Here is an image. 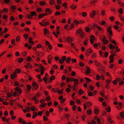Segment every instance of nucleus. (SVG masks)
<instances>
[{
	"label": "nucleus",
	"mask_w": 124,
	"mask_h": 124,
	"mask_svg": "<svg viewBox=\"0 0 124 124\" xmlns=\"http://www.w3.org/2000/svg\"><path fill=\"white\" fill-rule=\"evenodd\" d=\"M67 40L70 42H71L72 41V40L70 38L68 37L67 39Z\"/></svg>",
	"instance_id": "29"
},
{
	"label": "nucleus",
	"mask_w": 124,
	"mask_h": 124,
	"mask_svg": "<svg viewBox=\"0 0 124 124\" xmlns=\"http://www.w3.org/2000/svg\"><path fill=\"white\" fill-rule=\"evenodd\" d=\"M111 54L112 55H111L110 56L109 58L110 60L109 62L110 63H112L113 62L114 57L113 56H115L116 55V52L115 51L112 50L111 52Z\"/></svg>",
	"instance_id": "2"
},
{
	"label": "nucleus",
	"mask_w": 124,
	"mask_h": 124,
	"mask_svg": "<svg viewBox=\"0 0 124 124\" xmlns=\"http://www.w3.org/2000/svg\"><path fill=\"white\" fill-rule=\"evenodd\" d=\"M22 124H33V123H32L31 122L27 123L25 121H24V122H23Z\"/></svg>",
	"instance_id": "28"
},
{
	"label": "nucleus",
	"mask_w": 124,
	"mask_h": 124,
	"mask_svg": "<svg viewBox=\"0 0 124 124\" xmlns=\"http://www.w3.org/2000/svg\"><path fill=\"white\" fill-rule=\"evenodd\" d=\"M55 78L54 76H52L50 77V80H49V81L50 82H51V81L54 79Z\"/></svg>",
	"instance_id": "18"
},
{
	"label": "nucleus",
	"mask_w": 124,
	"mask_h": 124,
	"mask_svg": "<svg viewBox=\"0 0 124 124\" xmlns=\"http://www.w3.org/2000/svg\"><path fill=\"white\" fill-rule=\"evenodd\" d=\"M36 77L38 78L39 79V80L40 82H41L42 81V79L41 78L40 75V74H39L37 75L36 76Z\"/></svg>",
	"instance_id": "24"
},
{
	"label": "nucleus",
	"mask_w": 124,
	"mask_h": 124,
	"mask_svg": "<svg viewBox=\"0 0 124 124\" xmlns=\"http://www.w3.org/2000/svg\"><path fill=\"white\" fill-rule=\"evenodd\" d=\"M44 34H46L48 32L46 28H45L44 29Z\"/></svg>",
	"instance_id": "27"
},
{
	"label": "nucleus",
	"mask_w": 124,
	"mask_h": 124,
	"mask_svg": "<svg viewBox=\"0 0 124 124\" xmlns=\"http://www.w3.org/2000/svg\"><path fill=\"white\" fill-rule=\"evenodd\" d=\"M44 110L42 111H39L38 112V115L39 116H41V114L42 113L44 112Z\"/></svg>",
	"instance_id": "36"
},
{
	"label": "nucleus",
	"mask_w": 124,
	"mask_h": 124,
	"mask_svg": "<svg viewBox=\"0 0 124 124\" xmlns=\"http://www.w3.org/2000/svg\"><path fill=\"white\" fill-rule=\"evenodd\" d=\"M44 14H40L38 16L39 18L40 19L42 18L43 16V15Z\"/></svg>",
	"instance_id": "30"
},
{
	"label": "nucleus",
	"mask_w": 124,
	"mask_h": 124,
	"mask_svg": "<svg viewBox=\"0 0 124 124\" xmlns=\"http://www.w3.org/2000/svg\"><path fill=\"white\" fill-rule=\"evenodd\" d=\"M85 78L86 80V82L87 83H89V82L91 81V80L88 78L85 77Z\"/></svg>",
	"instance_id": "26"
},
{
	"label": "nucleus",
	"mask_w": 124,
	"mask_h": 124,
	"mask_svg": "<svg viewBox=\"0 0 124 124\" xmlns=\"http://www.w3.org/2000/svg\"><path fill=\"white\" fill-rule=\"evenodd\" d=\"M76 32L78 33L79 34L83 33L82 31L80 29H78V31H77Z\"/></svg>",
	"instance_id": "25"
},
{
	"label": "nucleus",
	"mask_w": 124,
	"mask_h": 124,
	"mask_svg": "<svg viewBox=\"0 0 124 124\" xmlns=\"http://www.w3.org/2000/svg\"><path fill=\"white\" fill-rule=\"evenodd\" d=\"M52 89L54 92H58V90H59L58 89H56L55 90L53 88V89Z\"/></svg>",
	"instance_id": "51"
},
{
	"label": "nucleus",
	"mask_w": 124,
	"mask_h": 124,
	"mask_svg": "<svg viewBox=\"0 0 124 124\" xmlns=\"http://www.w3.org/2000/svg\"><path fill=\"white\" fill-rule=\"evenodd\" d=\"M66 60V56H63L62 59L60 60L59 61V62L61 63L62 64L63 63L64 61Z\"/></svg>",
	"instance_id": "7"
},
{
	"label": "nucleus",
	"mask_w": 124,
	"mask_h": 124,
	"mask_svg": "<svg viewBox=\"0 0 124 124\" xmlns=\"http://www.w3.org/2000/svg\"><path fill=\"white\" fill-rule=\"evenodd\" d=\"M71 60L72 62L73 63L76 62H77L76 60L75 59H71Z\"/></svg>",
	"instance_id": "54"
},
{
	"label": "nucleus",
	"mask_w": 124,
	"mask_h": 124,
	"mask_svg": "<svg viewBox=\"0 0 124 124\" xmlns=\"http://www.w3.org/2000/svg\"><path fill=\"white\" fill-rule=\"evenodd\" d=\"M94 27L97 28L100 31H102V28L101 27L98 26V25L97 24H94Z\"/></svg>",
	"instance_id": "12"
},
{
	"label": "nucleus",
	"mask_w": 124,
	"mask_h": 124,
	"mask_svg": "<svg viewBox=\"0 0 124 124\" xmlns=\"http://www.w3.org/2000/svg\"><path fill=\"white\" fill-rule=\"evenodd\" d=\"M97 1V0H94L93 1L92 0L90 2V3L91 4H94Z\"/></svg>",
	"instance_id": "35"
},
{
	"label": "nucleus",
	"mask_w": 124,
	"mask_h": 124,
	"mask_svg": "<svg viewBox=\"0 0 124 124\" xmlns=\"http://www.w3.org/2000/svg\"><path fill=\"white\" fill-rule=\"evenodd\" d=\"M70 81H74V82L75 83L73 89L74 90H76L75 88L76 87V86L77 85H78V80L77 79H74L73 78H71Z\"/></svg>",
	"instance_id": "3"
},
{
	"label": "nucleus",
	"mask_w": 124,
	"mask_h": 124,
	"mask_svg": "<svg viewBox=\"0 0 124 124\" xmlns=\"http://www.w3.org/2000/svg\"><path fill=\"white\" fill-rule=\"evenodd\" d=\"M8 31V29L6 28H5V30L3 31V32L4 33H6Z\"/></svg>",
	"instance_id": "58"
},
{
	"label": "nucleus",
	"mask_w": 124,
	"mask_h": 124,
	"mask_svg": "<svg viewBox=\"0 0 124 124\" xmlns=\"http://www.w3.org/2000/svg\"><path fill=\"white\" fill-rule=\"evenodd\" d=\"M95 113L96 114H97L99 113V111L97 109H95L94 110Z\"/></svg>",
	"instance_id": "34"
},
{
	"label": "nucleus",
	"mask_w": 124,
	"mask_h": 124,
	"mask_svg": "<svg viewBox=\"0 0 124 124\" xmlns=\"http://www.w3.org/2000/svg\"><path fill=\"white\" fill-rule=\"evenodd\" d=\"M26 65L28 68H31L32 67V66L29 63H27Z\"/></svg>",
	"instance_id": "21"
},
{
	"label": "nucleus",
	"mask_w": 124,
	"mask_h": 124,
	"mask_svg": "<svg viewBox=\"0 0 124 124\" xmlns=\"http://www.w3.org/2000/svg\"><path fill=\"white\" fill-rule=\"evenodd\" d=\"M96 122L93 120H92L91 123L89 122L88 123V124H96Z\"/></svg>",
	"instance_id": "19"
},
{
	"label": "nucleus",
	"mask_w": 124,
	"mask_h": 124,
	"mask_svg": "<svg viewBox=\"0 0 124 124\" xmlns=\"http://www.w3.org/2000/svg\"><path fill=\"white\" fill-rule=\"evenodd\" d=\"M54 1L53 0H50L49 2V4L50 5H53L54 4Z\"/></svg>",
	"instance_id": "22"
},
{
	"label": "nucleus",
	"mask_w": 124,
	"mask_h": 124,
	"mask_svg": "<svg viewBox=\"0 0 124 124\" xmlns=\"http://www.w3.org/2000/svg\"><path fill=\"white\" fill-rule=\"evenodd\" d=\"M82 15L83 16L85 17L86 15V13L85 12H83L82 13Z\"/></svg>",
	"instance_id": "48"
},
{
	"label": "nucleus",
	"mask_w": 124,
	"mask_h": 124,
	"mask_svg": "<svg viewBox=\"0 0 124 124\" xmlns=\"http://www.w3.org/2000/svg\"><path fill=\"white\" fill-rule=\"evenodd\" d=\"M35 66H38L39 68H41L42 69L44 70L45 69V68L41 64H40V65H38V64L35 63Z\"/></svg>",
	"instance_id": "16"
},
{
	"label": "nucleus",
	"mask_w": 124,
	"mask_h": 124,
	"mask_svg": "<svg viewBox=\"0 0 124 124\" xmlns=\"http://www.w3.org/2000/svg\"><path fill=\"white\" fill-rule=\"evenodd\" d=\"M71 59L69 57L67 59L66 58V60L67 63H68L71 60Z\"/></svg>",
	"instance_id": "23"
},
{
	"label": "nucleus",
	"mask_w": 124,
	"mask_h": 124,
	"mask_svg": "<svg viewBox=\"0 0 124 124\" xmlns=\"http://www.w3.org/2000/svg\"><path fill=\"white\" fill-rule=\"evenodd\" d=\"M57 4H61L62 3L61 1L59 0H57Z\"/></svg>",
	"instance_id": "45"
},
{
	"label": "nucleus",
	"mask_w": 124,
	"mask_h": 124,
	"mask_svg": "<svg viewBox=\"0 0 124 124\" xmlns=\"http://www.w3.org/2000/svg\"><path fill=\"white\" fill-rule=\"evenodd\" d=\"M120 79L119 78H117L116 79V80H115L113 81V83L115 85H116L117 84L116 81H120Z\"/></svg>",
	"instance_id": "13"
},
{
	"label": "nucleus",
	"mask_w": 124,
	"mask_h": 124,
	"mask_svg": "<svg viewBox=\"0 0 124 124\" xmlns=\"http://www.w3.org/2000/svg\"><path fill=\"white\" fill-rule=\"evenodd\" d=\"M19 85V83L17 81H16L15 82L14 84V85L15 86H17L18 85Z\"/></svg>",
	"instance_id": "39"
},
{
	"label": "nucleus",
	"mask_w": 124,
	"mask_h": 124,
	"mask_svg": "<svg viewBox=\"0 0 124 124\" xmlns=\"http://www.w3.org/2000/svg\"><path fill=\"white\" fill-rule=\"evenodd\" d=\"M54 72V70L53 69H52L50 71V74L51 75L52 74H53Z\"/></svg>",
	"instance_id": "40"
},
{
	"label": "nucleus",
	"mask_w": 124,
	"mask_h": 124,
	"mask_svg": "<svg viewBox=\"0 0 124 124\" xmlns=\"http://www.w3.org/2000/svg\"><path fill=\"white\" fill-rule=\"evenodd\" d=\"M45 114H46V116H49V112L48 111H47L46 113Z\"/></svg>",
	"instance_id": "47"
},
{
	"label": "nucleus",
	"mask_w": 124,
	"mask_h": 124,
	"mask_svg": "<svg viewBox=\"0 0 124 124\" xmlns=\"http://www.w3.org/2000/svg\"><path fill=\"white\" fill-rule=\"evenodd\" d=\"M80 37L82 38H84V34L83 33H82L81 34H80Z\"/></svg>",
	"instance_id": "56"
},
{
	"label": "nucleus",
	"mask_w": 124,
	"mask_h": 124,
	"mask_svg": "<svg viewBox=\"0 0 124 124\" xmlns=\"http://www.w3.org/2000/svg\"><path fill=\"white\" fill-rule=\"evenodd\" d=\"M87 51L90 53H91L93 52V51L91 49H87Z\"/></svg>",
	"instance_id": "38"
},
{
	"label": "nucleus",
	"mask_w": 124,
	"mask_h": 124,
	"mask_svg": "<svg viewBox=\"0 0 124 124\" xmlns=\"http://www.w3.org/2000/svg\"><path fill=\"white\" fill-rule=\"evenodd\" d=\"M19 53L17 51L15 53V55L16 56H19Z\"/></svg>",
	"instance_id": "61"
},
{
	"label": "nucleus",
	"mask_w": 124,
	"mask_h": 124,
	"mask_svg": "<svg viewBox=\"0 0 124 124\" xmlns=\"http://www.w3.org/2000/svg\"><path fill=\"white\" fill-rule=\"evenodd\" d=\"M40 5H41L43 6V5H44L45 4V2L44 1H42V2H40Z\"/></svg>",
	"instance_id": "41"
},
{
	"label": "nucleus",
	"mask_w": 124,
	"mask_h": 124,
	"mask_svg": "<svg viewBox=\"0 0 124 124\" xmlns=\"http://www.w3.org/2000/svg\"><path fill=\"white\" fill-rule=\"evenodd\" d=\"M86 70L85 72V73L86 74L89 73L90 72V69L89 68L87 67H86Z\"/></svg>",
	"instance_id": "15"
},
{
	"label": "nucleus",
	"mask_w": 124,
	"mask_h": 124,
	"mask_svg": "<svg viewBox=\"0 0 124 124\" xmlns=\"http://www.w3.org/2000/svg\"><path fill=\"white\" fill-rule=\"evenodd\" d=\"M100 76L99 75H97L96 76V78L97 80H99L100 78Z\"/></svg>",
	"instance_id": "55"
},
{
	"label": "nucleus",
	"mask_w": 124,
	"mask_h": 124,
	"mask_svg": "<svg viewBox=\"0 0 124 124\" xmlns=\"http://www.w3.org/2000/svg\"><path fill=\"white\" fill-rule=\"evenodd\" d=\"M29 42L31 44L33 45L34 44V42L32 41V37H30L29 39Z\"/></svg>",
	"instance_id": "14"
},
{
	"label": "nucleus",
	"mask_w": 124,
	"mask_h": 124,
	"mask_svg": "<svg viewBox=\"0 0 124 124\" xmlns=\"http://www.w3.org/2000/svg\"><path fill=\"white\" fill-rule=\"evenodd\" d=\"M61 13L60 12L58 11H57L55 14V15H59Z\"/></svg>",
	"instance_id": "57"
},
{
	"label": "nucleus",
	"mask_w": 124,
	"mask_h": 124,
	"mask_svg": "<svg viewBox=\"0 0 124 124\" xmlns=\"http://www.w3.org/2000/svg\"><path fill=\"white\" fill-rule=\"evenodd\" d=\"M111 27H108L107 29V31L108 32L109 35H112V32L111 30Z\"/></svg>",
	"instance_id": "8"
},
{
	"label": "nucleus",
	"mask_w": 124,
	"mask_h": 124,
	"mask_svg": "<svg viewBox=\"0 0 124 124\" xmlns=\"http://www.w3.org/2000/svg\"><path fill=\"white\" fill-rule=\"evenodd\" d=\"M20 39V38L19 36H18L17 37L16 39V40L17 42H18L19 41Z\"/></svg>",
	"instance_id": "62"
},
{
	"label": "nucleus",
	"mask_w": 124,
	"mask_h": 124,
	"mask_svg": "<svg viewBox=\"0 0 124 124\" xmlns=\"http://www.w3.org/2000/svg\"><path fill=\"white\" fill-rule=\"evenodd\" d=\"M87 113L88 114L90 115L91 113V111L89 109L87 110Z\"/></svg>",
	"instance_id": "49"
},
{
	"label": "nucleus",
	"mask_w": 124,
	"mask_h": 124,
	"mask_svg": "<svg viewBox=\"0 0 124 124\" xmlns=\"http://www.w3.org/2000/svg\"><path fill=\"white\" fill-rule=\"evenodd\" d=\"M83 91L82 90L80 89L79 90V93L80 94L82 95V94H83Z\"/></svg>",
	"instance_id": "44"
},
{
	"label": "nucleus",
	"mask_w": 124,
	"mask_h": 124,
	"mask_svg": "<svg viewBox=\"0 0 124 124\" xmlns=\"http://www.w3.org/2000/svg\"><path fill=\"white\" fill-rule=\"evenodd\" d=\"M109 46L110 48L112 49H117L118 48V46H115L111 44L109 45Z\"/></svg>",
	"instance_id": "10"
},
{
	"label": "nucleus",
	"mask_w": 124,
	"mask_h": 124,
	"mask_svg": "<svg viewBox=\"0 0 124 124\" xmlns=\"http://www.w3.org/2000/svg\"><path fill=\"white\" fill-rule=\"evenodd\" d=\"M15 90L16 92H14L13 94V95L14 96H16L17 95L18 93L16 92H18V93L19 94L21 93L22 90L21 89L18 87H16L15 88Z\"/></svg>",
	"instance_id": "1"
},
{
	"label": "nucleus",
	"mask_w": 124,
	"mask_h": 124,
	"mask_svg": "<svg viewBox=\"0 0 124 124\" xmlns=\"http://www.w3.org/2000/svg\"><path fill=\"white\" fill-rule=\"evenodd\" d=\"M23 37L26 39H27L28 38V35L27 34H24Z\"/></svg>",
	"instance_id": "33"
},
{
	"label": "nucleus",
	"mask_w": 124,
	"mask_h": 124,
	"mask_svg": "<svg viewBox=\"0 0 124 124\" xmlns=\"http://www.w3.org/2000/svg\"><path fill=\"white\" fill-rule=\"evenodd\" d=\"M8 9L6 8H4L3 10V12L5 13H7L8 11Z\"/></svg>",
	"instance_id": "46"
},
{
	"label": "nucleus",
	"mask_w": 124,
	"mask_h": 124,
	"mask_svg": "<svg viewBox=\"0 0 124 124\" xmlns=\"http://www.w3.org/2000/svg\"><path fill=\"white\" fill-rule=\"evenodd\" d=\"M72 72L71 75L73 76H74L76 74L75 72V71H72Z\"/></svg>",
	"instance_id": "63"
},
{
	"label": "nucleus",
	"mask_w": 124,
	"mask_h": 124,
	"mask_svg": "<svg viewBox=\"0 0 124 124\" xmlns=\"http://www.w3.org/2000/svg\"><path fill=\"white\" fill-rule=\"evenodd\" d=\"M37 113L35 112H33V116H32L33 118H34L35 117L37 116Z\"/></svg>",
	"instance_id": "17"
},
{
	"label": "nucleus",
	"mask_w": 124,
	"mask_h": 124,
	"mask_svg": "<svg viewBox=\"0 0 124 124\" xmlns=\"http://www.w3.org/2000/svg\"><path fill=\"white\" fill-rule=\"evenodd\" d=\"M108 53L107 52H105L104 54V56L105 57H107L108 56Z\"/></svg>",
	"instance_id": "52"
},
{
	"label": "nucleus",
	"mask_w": 124,
	"mask_h": 124,
	"mask_svg": "<svg viewBox=\"0 0 124 124\" xmlns=\"http://www.w3.org/2000/svg\"><path fill=\"white\" fill-rule=\"evenodd\" d=\"M39 95L38 93H37L36 94V95L33 98V100L34 101H35L36 103H37L39 101L36 99V98L39 97Z\"/></svg>",
	"instance_id": "6"
},
{
	"label": "nucleus",
	"mask_w": 124,
	"mask_h": 124,
	"mask_svg": "<svg viewBox=\"0 0 124 124\" xmlns=\"http://www.w3.org/2000/svg\"><path fill=\"white\" fill-rule=\"evenodd\" d=\"M88 95L90 96H92L93 95V93L91 92H89L88 93Z\"/></svg>",
	"instance_id": "59"
},
{
	"label": "nucleus",
	"mask_w": 124,
	"mask_h": 124,
	"mask_svg": "<svg viewBox=\"0 0 124 124\" xmlns=\"http://www.w3.org/2000/svg\"><path fill=\"white\" fill-rule=\"evenodd\" d=\"M106 110L107 112H110L111 111L110 108L108 107H107L106 109Z\"/></svg>",
	"instance_id": "43"
},
{
	"label": "nucleus",
	"mask_w": 124,
	"mask_h": 124,
	"mask_svg": "<svg viewBox=\"0 0 124 124\" xmlns=\"http://www.w3.org/2000/svg\"><path fill=\"white\" fill-rule=\"evenodd\" d=\"M31 110L33 111H34L35 109L34 106H32L31 108Z\"/></svg>",
	"instance_id": "53"
},
{
	"label": "nucleus",
	"mask_w": 124,
	"mask_h": 124,
	"mask_svg": "<svg viewBox=\"0 0 124 124\" xmlns=\"http://www.w3.org/2000/svg\"><path fill=\"white\" fill-rule=\"evenodd\" d=\"M108 121L109 123H111L113 122V121L110 118H109L108 117Z\"/></svg>",
	"instance_id": "64"
},
{
	"label": "nucleus",
	"mask_w": 124,
	"mask_h": 124,
	"mask_svg": "<svg viewBox=\"0 0 124 124\" xmlns=\"http://www.w3.org/2000/svg\"><path fill=\"white\" fill-rule=\"evenodd\" d=\"M27 88L29 90L31 89V87L30 85H28L27 86Z\"/></svg>",
	"instance_id": "42"
},
{
	"label": "nucleus",
	"mask_w": 124,
	"mask_h": 124,
	"mask_svg": "<svg viewBox=\"0 0 124 124\" xmlns=\"http://www.w3.org/2000/svg\"><path fill=\"white\" fill-rule=\"evenodd\" d=\"M25 108L27 111L29 112H30V108L29 107H25Z\"/></svg>",
	"instance_id": "37"
},
{
	"label": "nucleus",
	"mask_w": 124,
	"mask_h": 124,
	"mask_svg": "<svg viewBox=\"0 0 124 124\" xmlns=\"http://www.w3.org/2000/svg\"><path fill=\"white\" fill-rule=\"evenodd\" d=\"M31 16L29 14L27 15V17L29 19L32 18V16H37V13L36 12L34 11L31 12Z\"/></svg>",
	"instance_id": "5"
},
{
	"label": "nucleus",
	"mask_w": 124,
	"mask_h": 124,
	"mask_svg": "<svg viewBox=\"0 0 124 124\" xmlns=\"http://www.w3.org/2000/svg\"><path fill=\"white\" fill-rule=\"evenodd\" d=\"M45 11L46 12H48L49 13H51V10L50 9L48 8H47L45 10Z\"/></svg>",
	"instance_id": "20"
},
{
	"label": "nucleus",
	"mask_w": 124,
	"mask_h": 124,
	"mask_svg": "<svg viewBox=\"0 0 124 124\" xmlns=\"http://www.w3.org/2000/svg\"><path fill=\"white\" fill-rule=\"evenodd\" d=\"M20 70L19 69H16V71L15 72H14L13 74H11V78L12 79H14V78L15 77H16L17 76L16 74V73H19L20 72Z\"/></svg>",
	"instance_id": "4"
},
{
	"label": "nucleus",
	"mask_w": 124,
	"mask_h": 124,
	"mask_svg": "<svg viewBox=\"0 0 124 124\" xmlns=\"http://www.w3.org/2000/svg\"><path fill=\"white\" fill-rule=\"evenodd\" d=\"M54 5L55 6L56 8L57 9H59L61 8V6L60 5H56L55 4H54Z\"/></svg>",
	"instance_id": "31"
},
{
	"label": "nucleus",
	"mask_w": 124,
	"mask_h": 124,
	"mask_svg": "<svg viewBox=\"0 0 124 124\" xmlns=\"http://www.w3.org/2000/svg\"><path fill=\"white\" fill-rule=\"evenodd\" d=\"M31 60V57H28L27 58V60L28 61H30Z\"/></svg>",
	"instance_id": "50"
},
{
	"label": "nucleus",
	"mask_w": 124,
	"mask_h": 124,
	"mask_svg": "<svg viewBox=\"0 0 124 124\" xmlns=\"http://www.w3.org/2000/svg\"><path fill=\"white\" fill-rule=\"evenodd\" d=\"M11 9L13 10V12H14V10H15L16 8V6H12L11 7Z\"/></svg>",
	"instance_id": "32"
},
{
	"label": "nucleus",
	"mask_w": 124,
	"mask_h": 124,
	"mask_svg": "<svg viewBox=\"0 0 124 124\" xmlns=\"http://www.w3.org/2000/svg\"><path fill=\"white\" fill-rule=\"evenodd\" d=\"M119 13L121 14H122L123 13L122 10L121 8H120L119 10Z\"/></svg>",
	"instance_id": "60"
},
{
	"label": "nucleus",
	"mask_w": 124,
	"mask_h": 124,
	"mask_svg": "<svg viewBox=\"0 0 124 124\" xmlns=\"http://www.w3.org/2000/svg\"><path fill=\"white\" fill-rule=\"evenodd\" d=\"M101 40L105 44H106L108 42V41L106 39V38L105 37H103L102 39H101Z\"/></svg>",
	"instance_id": "9"
},
{
	"label": "nucleus",
	"mask_w": 124,
	"mask_h": 124,
	"mask_svg": "<svg viewBox=\"0 0 124 124\" xmlns=\"http://www.w3.org/2000/svg\"><path fill=\"white\" fill-rule=\"evenodd\" d=\"M32 85L36 89H37L38 88V84L35 82H34L33 83Z\"/></svg>",
	"instance_id": "11"
}]
</instances>
